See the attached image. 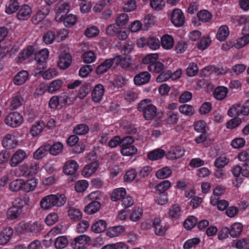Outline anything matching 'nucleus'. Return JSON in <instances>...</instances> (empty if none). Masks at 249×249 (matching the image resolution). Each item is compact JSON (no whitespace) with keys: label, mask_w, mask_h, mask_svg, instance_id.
<instances>
[{"label":"nucleus","mask_w":249,"mask_h":249,"mask_svg":"<svg viewBox=\"0 0 249 249\" xmlns=\"http://www.w3.org/2000/svg\"><path fill=\"white\" fill-rule=\"evenodd\" d=\"M66 197L64 194H51L43 197L40 202V205L42 209L48 210L53 207H61L66 203Z\"/></svg>","instance_id":"obj_1"},{"label":"nucleus","mask_w":249,"mask_h":249,"mask_svg":"<svg viewBox=\"0 0 249 249\" xmlns=\"http://www.w3.org/2000/svg\"><path fill=\"white\" fill-rule=\"evenodd\" d=\"M137 108L139 111L143 113V116L146 120H152L157 114V108L149 99L141 101L138 104Z\"/></svg>","instance_id":"obj_2"},{"label":"nucleus","mask_w":249,"mask_h":249,"mask_svg":"<svg viewBox=\"0 0 249 249\" xmlns=\"http://www.w3.org/2000/svg\"><path fill=\"white\" fill-rule=\"evenodd\" d=\"M246 20V18L243 17H240L239 19V24H244V26L242 29V33L244 35L237 39L236 43L234 45L236 48H241L249 43V22H247Z\"/></svg>","instance_id":"obj_3"},{"label":"nucleus","mask_w":249,"mask_h":249,"mask_svg":"<svg viewBox=\"0 0 249 249\" xmlns=\"http://www.w3.org/2000/svg\"><path fill=\"white\" fill-rule=\"evenodd\" d=\"M120 59L118 57H114L113 58L106 59L103 63L99 65L96 69L97 74H102L107 72L111 68L115 69L118 66Z\"/></svg>","instance_id":"obj_4"},{"label":"nucleus","mask_w":249,"mask_h":249,"mask_svg":"<svg viewBox=\"0 0 249 249\" xmlns=\"http://www.w3.org/2000/svg\"><path fill=\"white\" fill-rule=\"evenodd\" d=\"M22 116L18 112H14L8 114L5 119V124L12 127H17L22 124Z\"/></svg>","instance_id":"obj_5"},{"label":"nucleus","mask_w":249,"mask_h":249,"mask_svg":"<svg viewBox=\"0 0 249 249\" xmlns=\"http://www.w3.org/2000/svg\"><path fill=\"white\" fill-rule=\"evenodd\" d=\"M90 238L86 235L82 234L75 238L71 243V246L73 249H85L89 245Z\"/></svg>","instance_id":"obj_6"},{"label":"nucleus","mask_w":249,"mask_h":249,"mask_svg":"<svg viewBox=\"0 0 249 249\" xmlns=\"http://www.w3.org/2000/svg\"><path fill=\"white\" fill-rule=\"evenodd\" d=\"M70 8V5L67 2L59 1L56 6L55 20L58 22L62 21L64 15L69 11Z\"/></svg>","instance_id":"obj_7"},{"label":"nucleus","mask_w":249,"mask_h":249,"mask_svg":"<svg viewBox=\"0 0 249 249\" xmlns=\"http://www.w3.org/2000/svg\"><path fill=\"white\" fill-rule=\"evenodd\" d=\"M27 158V155L25 151L22 149H18L12 155L9 164L11 167H16Z\"/></svg>","instance_id":"obj_8"},{"label":"nucleus","mask_w":249,"mask_h":249,"mask_svg":"<svg viewBox=\"0 0 249 249\" xmlns=\"http://www.w3.org/2000/svg\"><path fill=\"white\" fill-rule=\"evenodd\" d=\"M171 20L177 27L182 26L184 22L185 17L182 11L179 9H175L171 15Z\"/></svg>","instance_id":"obj_9"},{"label":"nucleus","mask_w":249,"mask_h":249,"mask_svg":"<svg viewBox=\"0 0 249 249\" xmlns=\"http://www.w3.org/2000/svg\"><path fill=\"white\" fill-rule=\"evenodd\" d=\"M1 144L4 148L11 149L16 148L18 142L15 135L7 134L3 137Z\"/></svg>","instance_id":"obj_10"},{"label":"nucleus","mask_w":249,"mask_h":249,"mask_svg":"<svg viewBox=\"0 0 249 249\" xmlns=\"http://www.w3.org/2000/svg\"><path fill=\"white\" fill-rule=\"evenodd\" d=\"M32 12V8L28 5H22L17 13V17L19 20H26L29 19Z\"/></svg>","instance_id":"obj_11"},{"label":"nucleus","mask_w":249,"mask_h":249,"mask_svg":"<svg viewBox=\"0 0 249 249\" xmlns=\"http://www.w3.org/2000/svg\"><path fill=\"white\" fill-rule=\"evenodd\" d=\"M151 75L147 71H142L137 74L134 78L136 85L141 86L148 83L150 80Z\"/></svg>","instance_id":"obj_12"},{"label":"nucleus","mask_w":249,"mask_h":249,"mask_svg":"<svg viewBox=\"0 0 249 249\" xmlns=\"http://www.w3.org/2000/svg\"><path fill=\"white\" fill-rule=\"evenodd\" d=\"M71 60L72 57L69 53H62L59 56L58 66L61 69L65 70L69 67Z\"/></svg>","instance_id":"obj_13"},{"label":"nucleus","mask_w":249,"mask_h":249,"mask_svg":"<svg viewBox=\"0 0 249 249\" xmlns=\"http://www.w3.org/2000/svg\"><path fill=\"white\" fill-rule=\"evenodd\" d=\"M78 169V164L74 160H69L66 162L63 170L65 174L72 175L75 174Z\"/></svg>","instance_id":"obj_14"},{"label":"nucleus","mask_w":249,"mask_h":249,"mask_svg":"<svg viewBox=\"0 0 249 249\" xmlns=\"http://www.w3.org/2000/svg\"><path fill=\"white\" fill-rule=\"evenodd\" d=\"M105 89L104 86L100 84L97 85L92 92V98L94 102H100L104 95Z\"/></svg>","instance_id":"obj_15"},{"label":"nucleus","mask_w":249,"mask_h":249,"mask_svg":"<svg viewBox=\"0 0 249 249\" xmlns=\"http://www.w3.org/2000/svg\"><path fill=\"white\" fill-rule=\"evenodd\" d=\"M98 166L99 163L97 161L87 164L82 171V175L85 177L91 176L96 171Z\"/></svg>","instance_id":"obj_16"},{"label":"nucleus","mask_w":249,"mask_h":249,"mask_svg":"<svg viewBox=\"0 0 249 249\" xmlns=\"http://www.w3.org/2000/svg\"><path fill=\"white\" fill-rule=\"evenodd\" d=\"M153 227L155 234L158 236H163L167 231L166 226L161 225V221L159 218H155L153 220Z\"/></svg>","instance_id":"obj_17"},{"label":"nucleus","mask_w":249,"mask_h":249,"mask_svg":"<svg viewBox=\"0 0 249 249\" xmlns=\"http://www.w3.org/2000/svg\"><path fill=\"white\" fill-rule=\"evenodd\" d=\"M13 231L11 228L4 229L0 232V245H6L12 237Z\"/></svg>","instance_id":"obj_18"},{"label":"nucleus","mask_w":249,"mask_h":249,"mask_svg":"<svg viewBox=\"0 0 249 249\" xmlns=\"http://www.w3.org/2000/svg\"><path fill=\"white\" fill-rule=\"evenodd\" d=\"M23 210H20V209L12 205L7 211V217L11 220H15L19 217L23 213Z\"/></svg>","instance_id":"obj_19"},{"label":"nucleus","mask_w":249,"mask_h":249,"mask_svg":"<svg viewBox=\"0 0 249 249\" xmlns=\"http://www.w3.org/2000/svg\"><path fill=\"white\" fill-rule=\"evenodd\" d=\"M28 78V73L26 71H21L18 72L13 79L15 85L19 86L24 84Z\"/></svg>","instance_id":"obj_20"},{"label":"nucleus","mask_w":249,"mask_h":249,"mask_svg":"<svg viewBox=\"0 0 249 249\" xmlns=\"http://www.w3.org/2000/svg\"><path fill=\"white\" fill-rule=\"evenodd\" d=\"M107 227V222L104 220L100 219L92 224L91 229L94 233H100L104 232Z\"/></svg>","instance_id":"obj_21"},{"label":"nucleus","mask_w":249,"mask_h":249,"mask_svg":"<svg viewBox=\"0 0 249 249\" xmlns=\"http://www.w3.org/2000/svg\"><path fill=\"white\" fill-rule=\"evenodd\" d=\"M49 51L47 49H42L36 53L35 59L38 64L44 65L49 57Z\"/></svg>","instance_id":"obj_22"},{"label":"nucleus","mask_w":249,"mask_h":249,"mask_svg":"<svg viewBox=\"0 0 249 249\" xmlns=\"http://www.w3.org/2000/svg\"><path fill=\"white\" fill-rule=\"evenodd\" d=\"M100 207V203L97 201L93 200L85 207L84 212L88 214H93L98 212Z\"/></svg>","instance_id":"obj_23"},{"label":"nucleus","mask_w":249,"mask_h":249,"mask_svg":"<svg viewBox=\"0 0 249 249\" xmlns=\"http://www.w3.org/2000/svg\"><path fill=\"white\" fill-rule=\"evenodd\" d=\"M184 154V151L180 146L173 147L171 148L167 154L168 158L176 159L181 157Z\"/></svg>","instance_id":"obj_24"},{"label":"nucleus","mask_w":249,"mask_h":249,"mask_svg":"<svg viewBox=\"0 0 249 249\" xmlns=\"http://www.w3.org/2000/svg\"><path fill=\"white\" fill-rule=\"evenodd\" d=\"M29 201L30 199L28 196H23L16 198L12 205L20 209V210H23V207L28 204Z\"/></svg>","instance_id":"obj_25"},{"label":"nucleus","mask_w":249,"mask_h":249,"mask_svg":"<svg viewBox=\"0 0 249 249\" xmlns=\"http://www.w3.org/2000/svg\"><path fill=\"white\" fill-rule=\"evenodd\" d=\"M165 154L164 150L158 148L149 152L147 154V158L151 160H158L162 158Z\"/></svg>","instance_id":"obj_26"},{"label":"nucleus","mask_w":249,"mask_h":249,"mask_svg":"<svg viewBox=\"0 0 249 249\" xmlns=\"http://www.w3.org/2000/svg\"><path fill=\"white\" fill-rule=\"evenodd\" d=\"M123 226H117L110 228L107 231V235L110 237L118 236L123 233L125 231Z\"/></svg>","instance_id":"obj_27"},{"label":"nucleus","mask_w":249,"mask_h":249,"mask_svg":"<svg viewBox=\"0 0 249 249\" xmlns=\"http://www.w3.org/2000/svg\"><path fill=\"white\" fill-rule=\"evenodd\" d=\"M45 126V123L42 121H39L32 125L30 132L33 136H36L43 131Z\"/></svg>","instance_id":"obj_28"},{"label":"nucleus","mask_w":249,"mask_h":249,"mask_svg":"<svg viewBox=\"0 0 249 249\" xmlns=\"http://www.w3.org/2000/svg\"><path fill=\"white\" fill-rule=\"evenodd\" d=\"M174 44V39L171 36L165 35L161 38V45L165 49H170L173 47Z\"/></svg>","instance_id":"obj_29"},{"label":"nucleus","mask_w":249,"mask_h":249,"mask_svg":"<svg viewBox=\"0 0 249 249\" xmlns=\"http://www.w3.org/2000/svg\"><path fill=\"white\" fill-rule=\"evenodd\" d=\"M68 215L70 219L73 221L80 220L82 217V213L78 209L70 207L68 210Z\"/></svg>","instance_id":"obj_30"},{"label":"nucleus","mask_w":249,"mask_h":249,"mask_svg":"<svg viewBox=\"0 0 249 249\" xmlns=\"http://www.w3.org/2000/svg\"><path fill=\"white\" fill-rule=\"evenodd\" d=\"M243 230V226L239 223H235L229 229V234L231 237L236 238L238 237Z\"/></svg>","instance_id":"obj_31"},{"label":"nucleus","mask_w":249,"mask_h":249,"mask_svg":"<svg viewBox=\"0 0 249 249\" xmlns=\"http://www.w3.org/2000/svg\"><path fill=\"white\" fill-rule=\"evenodd\" d=\"M48 148H49L48 144L40 146L34 153V158L38 160L43 158L48 153Z\"/></svg>","instance_id":"obj_32"},{"label":"nucleus","mask_w":249,"mask_h":249,"mask_svg":"<svg viewBox=\"0 0 249 249\" xmlns=\"http://www.w3.org/2000/svg\"><path fill=\"white\" fill-rule=\"evenodd\" d=\"M229 35V28L226 25L221 26L218 29L216 38L220 41H224Z\"/></svg>","instance_id":"obj_33"},{"label":"nucleus","mask_w":249,"mask_h":249,"mask_svg":"<svg viewBox=\"0 0 249 249\" xmlns=\"http://www.w3.org/2000/svg\"><path fill=\"white\" fill-rule=\"evenodd\" d=\"M126 195V191L124 188H121L114 190L111 195V199L113 201H116L123 198Z\"/></svg>","instance_id":"obj_34"},{"label":"nucleus","mask_w":249,"mask_h":249,"mask_svg":"<svg viewBox=\"0 0 249 249\" xmlns=\"http://www.w3.org/2000/svg\"><path fill=\"white\" fill-rule=\"evenodd\" d=\"M23 102V99L21 94L17 92L13 96L10 106L13 109H17L22 105Z\"/></svg>","instance_id":"obj_35"},{"label":"nucleus","mask_w":249,"mask_h":249,"mask_svg":"<svg viewBox=\"0 0 249 249\" xmlns=\"http://www.w3.org/2000/svg\"><path fill=\"white\" fill-rule=\"evenodd\" d=\"M181 214V208L178 204L172 205L169 211V217L177 219L178 218Z\"/></svg>","instance_id":"obj_36"},{"label":"nucleus","mask_w":249,"mask_h":249,"mask_svg":"<svg viewBox=\"0 0 249 249\" xmlns=\"http://www.w3.org/2000/svg\"><path fill=\"white\" fill-rule=\"evenodd\" d=\"M19 8V3L18 1L9 0L6 5L5 12L11 14L17 11Z\"/></svg>","instance_id":"obj_37"},{"label":"nucleus","mask_w":249,"mask_h":249,"mask_svg":"<svg viewBox=\"0 0 249 249\" xmlns=\"http://www.w3.org/2000/svg\"><path fill=\"white\" fill-rule=\"evenodd\" d=\"M224 192L223 188L220 186H217L213 190V195L211 197V203L213 205H216L217 203L219 196L222 195Z\"/></svg>","instance_id":"obj_38"},{"label":"nucleus","mask_w":249,"mask_h":249,"mask_svg":"<svg viewBox=\"0 0 249 249\" xmlns=\"http://www.w3.org/2000/svg\"><path fill=\"white\" fill-rule=\"evenodd\" d=\"M23 180L22 179H17L11 182L9 188L12 192H18L23 190Z\"/></svg>","instance_id":"obj_39"},{"label":"nucleus","mask_w":249,"mask_h":249,"mask_svg":"<svg viewBox=\"0 0 249 249\" xmlns=\"http://www.w3.org/2000/svg\"><path fill=\"white\" fill-rule=\"evenodd\" d=\"M203 72L205 75H209L212 73H215L216 75H220L224 72L223 69L217 68L214 66H209L203 69Z\"/></svg>","instance_id":"obj_40"},{"label":"nucleus","mask_w":249,"mask_h":249,"mask_svg":"<svg viewBox=\"0 0 249 249\" xmlns=\"http://www.w3.org/2000/svg\"><path fill=\"white\" fill-rule=\"evenodd\" d=\"M63 149V144L60 142H56L52 146L49 145L48 151L51 155L55 156L60 153L62 151Z\"/></svg>","instance_id":"obj_41"},{"label":"nucleus","mask_w":249,"mask_h":249,"mask_svg":"<svg viewBox=\"0 0 249 249\" xmlns=\"http://www.w3.org/2000/svg\"><path fill=\"white\" fill-rule=\"evenodd\" d=\"M37 184L36 179L35 178L29 179L27 182L23 180V190L26 192L33 191L36 187Z\"/></svg>","instance_id":"obj_42"},{"label":"nucleus","mask_w":249,"mask_h":249,"mask_svg":"<svg viewBox=\"0 0 249 249\" xmlns=\"http://www.w3.org/2000/svg\"><path fill=\"white\" fill-rule=\"evenodd\" d=\"M228 92V89L224 87H219L215 89L214 97L217 100H222L225 98Z\"/></svg>","instance_id":"obj_43"},{"label":"nucleus","mask_w":249,"mask_h":249,"mask_svg":"<svg viewBox=\"0 0 249 249\" xmlns=\"http://www.w3.org/2000/svg\"><path fill=\"white\" fill-rule=\"evenodd\" d=\"M170 186L171 183L169 181L164 180L156 186V193L158 194L166 193V191Z\"/></svg>","instance_id":"obj_44"},{"label":"nucleus","mask_w":249,"mask_h":249,"mask_svg":"<svg viewBox=\"0 0 249 249\" xmlns=\"http://www.w3.org/2000/svg\"><path fill=\"white\" fill-rule=\"evenodd\" d=\"M164 69V65L159 61H156L154 63L150 64L148 66V70L151 72L159 73Z\"/></svg>","instance_id":"obj_45"},{"label":"nucleus","mask_w":249,"mask_h":249,"mask_svg":"<svg viewBox=\"0 0 249 249\" xmlns=\"http://www.w3.org/2000/svg\"><path fill=\"white\" fill-rule=\"evenodd\" d=\"M197 219L194 216H189L184 222V228L187 230L192 229L197 224Z\"/></svg>","instance_id":"obj_46"},{"label":"nucleus","mask_w":249,"mask_h":249,"mask_svg":"<svg viewBox=\"0 0 249 249\" xmlns=\"http://www.w3.org/2000/svg\"><path fill=\"white\" fill-rule=\"evenodd\" d=\"M171 174V170L168 167H165L159 170L156 175L158 178L163 179L169 177Z\"/></svg>","instance_id":"obj_47"},{"label":"nucleus","mask_w":249,"mask_h":249,"mask_svg":"<svg viewBox=\"0 0 249 249\" xmlns=\"http://www.w3.org/2000/svg\"><path fill=\"white\" fill-rule=\"evenodd\" d=\"M62 20L66 27H71L75 24L77 18L75 15L70 14L65 18L63 17Z\"/></svg>","instance_id":"obj_48"},{"label":"nucleus","mask_w":249,"mask_h":249,"mask_svg":"<svg viewBox=\"0 0 249 249\" xmlns=\"http://www.w3.org/2000/svg\"><path fill=\"white\" fill-rule=\"evenodd\" d=\"M197 16L200 21L202 22H208L212 18V15L207 10H201L197 14Z\"/></svg>","instance_id":"obj_49"},{"label":"nucleus","mask_w":249,"mask_h":249,"mask_svg":"<svg viewBox=\"0 0 249 249\" xmlns=\"http://www.w3.org/2000/svg\"><path fill=\"white\" fill-rule=\"evenodd\" d=\"M63 81L60 79H57L52 82L48 88V92L51 93L59 90L63 85Z\"/></svg>","instance_id":"obj_50"},{"label":"nucleus","mask_w":249,"mask_h":249,"mask_svg":"<svg viewBox=\"0 0 249 249\" xmlns=\"http://www.w3.org/2000/svg\"><path fill=\"white\" fill-rule=\"evenodd\" d=\"M89 131L88 126L84 124L77 125L73 129V132L79 135H83L86 134Z\"/></svg>","instance_id":"obj_51"},{"label":"nucleus","mask_w":249,"mask_h":249,"mask_svg":"<svg viewBox=\"0 0 249 249\" xmlns=\"http://www.w3.org/2000/svg\"><path fill=\"white\" fill-rule=\"evenodd\" d=\"M68 244L67 238L64 236L57 237L55 241L54 245L57 249H63L65 248Z\"/></svg>","instance_id":"obj_52"},{"label":"nucleus","mask_w":249,"mask_h":249,"mask_svg":"<svg viewBox=\"0 0 249 249\" xmlns=\"http://www.w3.org/2000/svg\"><path fill=\"white\" fill-rule=\"evenodd\" d=\"M180 112L187 116L193 115L195 112L193 107L189 105L184 104L180 106L179 108Z\"/></svg>","instance_id":"obj_53"},{"label":"nucleus","mask_w":249,"mask_h":249,"mask_svg":"<svg viewBox=\"0 0 249 249\" xmlns=\"http://www.w3.org/2000/svg\"><path fill=\"white\" fill-rule=\"evenodd\" d=\"M34 49L33 46H29L27 48L20 53L18 58L21 61H23L32 55Z\"/></svg>","instance_id":"obj_54"},{"label":"nucleus","mask_w":249,"mask_h":249,"mask_svg":"<svg viewBox=\"0 0 249 249\" xmlns=\"http://www.w3.org/2000/svg\"><path fill=\"white\" fill-rule=\"evenodd\" d=\"M111 0H101L96 3L93 7V10L95 12H101L106 6L110 4Z\"/></svg>","instance_id":"obj_55"},{"label":"nucleus","mask_w":249,"mask_h":249,"mask_svg":"<svg viewBox=\"0 0 249 249\" xmlns=\"http://www.w3.org/2000/svg\"><path fill=\"white\" fill-rule=\"evenodd\" d=\"M137 152V149L133 145L122 148L121 152L124 156H130L135 154Z\"/></svg>","instance_id":"obj_56"},{"label":"nucleus","mask_w":249,"mask_h":249,"mask_svg":"<svg viewBox=\"0 0 249 249\" xmlns=\"http://www.w3.org/2000/svg\"><path fill=\"white\" fill-rule=\"evenodd\" d=\"M150 5L153 9L160 11L164 7L165 2L164 0H151Z\"/></svg>","instance_id":"obj_57"},{"label":"nucleus","mask_w":249,"mask_h":249,"mask_svg":"<svg viewBox=\"0 0 249 249\" xmlns=\"http://www.w3.org/2000/svg\"><path fill=\"white\" fill-rule=\"evenodd\" d=\"M147 46L152 50H157L160 46V41L155 37H150L147 38Z\"/></svg>","instance_id":"obj_58"},{"label":"nucleus","mask_w":249,"mask_h":249,"mask_svg":"<svg viewBox=\"0 0 249 249\" xmlns=\"http://www.w3.org/2000/svg\"><path fill=\"white\" fill-rule=\"evenodd\" d=\"M240 114H241V108L240 105L232 106L228 111V115L231 117H235Z\"/></svg>","instance_id":"obj_59"},{"label":"nucleus","mask_w":249,"mask_h":249,"mask_svg":"<svg viewBox=\"0 0 249 249\" xmlns=\"http://www.w3.org/2000/svg\"><path fill=\"white\" fill-rule=\"evenodd\" d=\"M55 34L53 31H49L44 34L43 40L46 44H52L55 39Z\"/></svg>","instance_id":"obj_60"},{"label":"nucleus","mask_w":249,"mask_h":249,"mask_svg":"<svg viewBox=\"0 0 249 249\" xmlns=\"http://www.w3.org/2000/svg\"><path fill=\"white\" fill-rule=\"evenodd\" d=\"M120 26L116 24H112L107 26L106 32L110 36H114L120 32Z\"/></svg>","instance_id":"obj_61"},{"label":"nucleus","mask_w":249,"mask_h":249,"mask_svg":"<svg viewBox=\"0 0 249 249\" xmlns=\"http://www.w3.org/2000/svg\"><path fill=\"white\" fill-rule=\"evenodd\" d=\"M142 215V210L140 208H135L130 215V219L133 221L136 222L140 219Z\"/></svg>","instance_id":"obj_62"},{"label":"nucleus","mask_w":249,"mask_h":249,"mask_svg":"<svg viewBox=\"0 0 249 249\" xmlns=\"http://www.w3.org/2000/svg\"><path fill=\"white\" fill-rule=\"evenodd\" d=\"M101 249H128V246L123 242H119L104 246Z\"/></svg>","instance_id":"obj_63"},{"label":"nucleus","mask_w":249,"mask_h":249,"mask_svg":"<svg viewBox=\"0 0 249 249\" xmlns=\"http://www.w3.org/2000/svg\"><path fill=\"white\" fill-rule=\"evenodd\" d=\"M89 186L88 182L85 180L77 181L75 185V189L76 192L81 193L85 191Z\"/></svg>","instance_id":"obj_64"}]
</instances>
